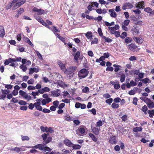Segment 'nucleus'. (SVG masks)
Instances as JSON below:
<instances>
[{"mask_svg":"<svg viewBox=\"0 0 154 154\" xmlns=\"http://www.w3.org/2000/svg\"><path fill=\"white\" fill-rule=\"evenodd\" d=\"M72 147H73V148L74 149H80L81 148V146L80 145L78 144L74 145L73 144V146Z\"/></svg>","mask_w":154,"mask_h":154,"instance_id":"48","label":"nucleus"},{"mask_svg":"<svg viewBox=\"0 0 154 154\" xmlns=\"http://www.w3.org/2000/svg\"><path fill=\"white\" fill-rule=\"evenodd\" d=\"M109 142L112 144H115L116 142V137L115 136L113 135L111 137L110 136V137L109 140Z\"/></svg>","mask_w":154,"mask_h":154,"instance_id":"14","label":"nucleus"},{"mask_svg":"<svg viewBox=\"0 0 154 154\" xmlns=\"http://www.w3.org/2000/svg\"><path fill=\"white\" fill-rule=\"evenodd\" d=\"M5 34L4 28L2 26H0V37L3 38Z\"/></svg>","mask_w":154,"mask_h":154,"instance_id":"18","label":"nucleus"},{"mask_svg":"<svg viewBox=\"0 0 154 154\" xmlns=\"http://www.w3.org/2000/svg\"><path fill=\"white\" fill-rule=\"evenodd\" d=\"M10 92V91L8 89L2 90V94L8 95Z\"/></svg>","mask_w":154,"mask_h":154,"instance_id":"41","label":"nucleus"},{"mask_svg":"<svg viewBox=\"0 0 154 154\" xmlns=\"http://www.w3.org/2000/svg\"><path fill=\"white\" fill-rule=\"evenodd\" d=\"M142 130V128L141 127H136L134 128L133 129V131L136 132L139 131H141Z\"/></svg>","mask_w":154,"mask_h":154,"instance_id":"34","label":"nucleus"},{"mask_svg":"<svg viewBox=\"0 0 154 154\" xmlns=\"http://www.w3.org/2000/svg\"><path fill=\"white\" fill-rule=\"evenodd\" d=\"M109 12L110 13V15L112 17L115 18L117 16L116 13L113 9H110L109 10Z\"/></svg>","mask_w":154,"mask_h":154,"instance_id":"16","label":"nucleus"},{"mask_svg":"<svg viewBox=\"0 0 154 154\" xmlns=\"http://www.w3.org/2000/svg\"><path fill=\"white\" fill-rule=\"evenodd\" d=\"M103 38L105 40V42H112V40L108 37H106L105 36H103Z\"/></svg>","mask_w":154,"mask_h":154,"instance_id":"36","label":"nucleus"},{"mask_svg":"<svg viewBox=\"0 0 154 154\" xmlns=\"http://www.w3.org/2000/svg\"><path fill=\"white\" fill-rule=\"evenodd\" d=\"M15 2H18L20 6L26 2V0H15Z\"/></svg>","mask_w":154,"mask_h":154,"instance_id":"50","label":"nucleus"},{"mask_svg":"<svg viewBox=\"0 0 154 154\" xmlns=\"http://www.w3.org/2000/svg\"><path fill=\"white\" fill-rule=\"evenodd\" d=\"M105 24L106 26H110L112 25H115V23L114 22H112L110 23L108 22L105 21Z\"/></svg>","mask_w":154,"mask_h":154,"instance_id":"44","label":"nucleus"},{"mask_svg":"<svg viewBox=\"0 0 154 154\" xmlns=\"http://www.w3.org/2000/svg\"><path fill=\"white\" fill-rule=\"evenodd\" d=\"M125 41L126 43L129 44L132 41V39L131 37H127L125 38Z\"/></svg>","mask_w":154,"mask_h":154,"instance_id":"28","label":"nucleus"},{"mask_svg":"<svg viewBox=\"0 0 154 154\" xmlns=\"http://www.w3.org/2000/svg\"><path fill=\"white\" fill-rule=\"evenodd\" d=\"M21 139L23 141L28 140L29 139L28 137L25 136H21Z\"/></svg>","mask_w":154,"mask_h":154,"instance_id":"57","label":"nucleus"},{"mask_svg":"<svg viewBox=\"0 0 154 154\" xmlns=\"http://www.w3.org/2000/svg\"><path fill=\"white\" fill-rule=\"evenodd\" d=\"M64 143L65 144L69 147H72L73 144L69 140L66 139L64 140Z\"/></svg>","mask_w":154,"mask_h":154,"instance_id":"19","label":"nucleus"},{"mask_svg":"<svg viewBox=\"0 0 154 154\" xmlns=\"http://www.w3.org/2000/svg\"><path fill=\"white\" fill-rule=\"evenodd\" d=\"M35 52L39 59L42 60L43 59L40 53L38 51H35Z\"/></svg>","mask_w":154,"mask_h":154,"instance_id":"58","label":"nucleus"},{"mask_svg":"<svg viewBox=\"0 0 154 154\" xmlns=\"http://www.w3.org/2000/svg\"><path fill=\"white\" fill-rule=\"evenodd\" d=\"M133 39L136 43L140 44H142L144 41L143 39L140 37L134 36L133 37Z\"/></svg>","mask_w":154,"mask_h":154,"instance_id":"6","label":"nucleus"},{"mask_svg":"<svg viewBox=\"0 0 154 154\" xmlns=\"http://www.w3.org/2000/svg\"><path fill=\"white\" fill-rule=\"evenodd\" d=\"M20 6V5L19 4V3H18V2H15L14 4L13 5L12 9L14 10L15 9L18 8Z\"/></svg>","mask_w":154,"mask_h":154,"instance_id":"40","label":"nucleus"},{"mask_svg":"<svg viewBox=\"0 0 154 154\" xmlns=\"http://www.w3.org/2000/svg\"><path fill=\"white\" fill-rule=\"evenodd\" d=\"M80 55V53L79 51H77L76 54H75L74 59L76 60L77 61L78 60L79 56Z\"/></svg>","mask_w":154,"mask_h":154,"instance_id":"39","label":"nucleus"},{"mask_svg":"<svg viewBox=\"0 0 154 154\" xmlns=\"http://www.w3.org/2000/svg\"><path fill=\"white\" fill-rule=\"evenodd\" d=\"M63 92V96L64 98H65L66 97H68L69 96V93L67 91H64Z\"/></svg>","mask_w":154,"mask_h":154,"instance_id":"47","label":"nucleus"},{"mask_svg":"<svg viewBox=\"0 0 154 154\" xmlns=\"http://www.w3.org/2000/svg\"><path fill=\"white\" fill-rule=\"evenodd\" d=\"M65 119L67 121H72V118L69 116H67L65 117Z\"/></svg>","mask_w":154,"mask_h":154,"instance_id":"62","label":"nucleus"},{"mask_svg":"<svg viewBox=\"0 0 154 154\" xmlns=\"http://www.w3.org/2000/svg\"><path fill=\"white\" fill-rule=\"evenodd\" d=\"M19 93L20 95L26 100H29L32 99V97L27 94L25 91L22 90H20Z\"/></svg>","mask_w":154,"mask_h":154,"instance_id":"4","label":"nucleus"},{"mask_svg":"<svg viewBox=\"0 0 154 154\" xmlns=\"http://www.w3.org/2000/svg\"><path fill=\"white\" fill-rule=\"evenodd\" d=\"M52 138L50 137H48L43 142V144L45 145L49 143L51 140Z\"/></svg>","mask_w":154,"mask_h":154,"instance_id":"31","label":"nucleus"},{"mask_svg":"<svg viewBox=\"0 0 154 154\" xmlns=\"http://www.w3.org/2000/svg\"><path fill=\"white\" fill-rule=\"evenodd\" d=\"M22 149L21 148H19L18 147H16L11 149V150L12 151L16 152H20Z\"/></svg>","mask_w":154,"mask_h":154,"instance_id":"30","label":"nucleus"},{"mask_svg":"<svg viewBox=\"0 0 154 154\" xmlns=\"http://www.w3.org/2000/svg\"><path fill=\"white\" fill-rule=\"evenodd\" d=\"M32 11V12H37L38 15L42 14L44 13V10L38 9L36 7H34L33 8Z\"/></svg>","mask_w":154,"mask_h":154,"instance_id":"9","label":"nucleus"},{"mask_svg":"<svg viewBox=\"0 0 154 154\" xmlns=\"http://www.w3.org/2000/svg\"><path fill=\"white\" fill-rule=\"evenodd\" d=\"M60 95V91L58 89L51 92V95L53 97H57L59 96Z\"/></svg>","mask_w":154,"mask_h":154,"instance_id":"7","label":"nucleus"},{"mask_svg":"<svg viewBox=\"0 0 154 154\" xmlns=\"http://www.w3.org/2000/svg\"><path fill=\"white\" fill-rule=\"evenodd\" d=\"M129 49L132 51H135L137 48V45L134 44H131L128 45Z\"/></svg>","mask_w":154,"mask_h":154,"instance_id":"12","label":"nucleus"},{"mask_svg":"<svg viewBox=\"0 0 154 154\" xmlns=\"http://www.w3.org/2000/svg\"><path fill=\"white\" fill-rule=\"evenodd\" d=\"M112 98H110L109 99L106 100L105 102L106 103L110 105L111 104V103L112 102Z\"/></svg>","mask_w":154,"mask_h":154,"instance_id":"64","label":"nucleus"},{"mask_svg":"<svg viewBox=\"0 0 154 154\" xmlns=\"http://www.w3.org/2000/svg\"><path fill=\"white\" fill-rule=\"evenodd\" d=\"M34 106L37 110L41 111L42 110L43 108L41 106V103H35Z\"/></svg>","mask_w":154,"mask_h":154,"instance_id":"15","label":"nucleus"},{"mask_svg":"<svg viewBox=\"0 0 154 154\" xmlns=\"http://www.w3.org/2000/svg\"><path fill=\"white\" fill-rule=\"evenodd\" d=\"M33 147H35L36 149L38 148L40 150L42 151L43 152H45L46 153H47L51 150L50 148L45 146L44 144H42L37 145Z\"/></svg>","mask_w":154,"mask_h":154,"instance_id":"2","label":"nucleus"},{"mask_svg":"<svg viewBox=\"0 0 154 154\" xmlns=\"http://www.w3.org/2000/svg\"><path fill=\"white\" fill-rule=\"evenodd\" d=\"M34 17H35V19L40 23H41L43 20V19L41 18V17L35 14H34Z\"/></svg>","mask_w":154,"mask_h":154,"instance_id":"29","label":"nucleus"},{"mask_svg":"<svg viewBox=\"0 0 154 154\" xmlns=\"http://www.w3.org/2000/svg\"><path fill=\"white\" fill-rule=\"evenodd\" d=\"M119 26L118 24H116L114 26L109 27L108 30H110V32L112 34H113L116 32V30H118L119 28Z\"/></svg>","mask_w":154,"mask_h":154,"instance_id":"5","label":"nucleus"},{"mask_svg":"<svg viewBox=\"0 0 154 154\" xmlns=\"http://www.w3.org/2000/svg\"><path fill=\"white\" fill-rule=\"evenodd\" d=\"M29 75L32 74L34 72L37 73L39 71V69L38 68L35 67L30 68L29 69Z\"/></svg>","mask_w":154,"mask_h":154,"instance_id":"13","label":"nucleus"},{"mask_svg":"<svg viewBox=\"0 0 154 154\" xmlns=\"http://www.w3.org/2000/svg\"><path fill=\"white\" fill-rule=\"evenodd\" d=\"M144 2L141 1L140 2L136 4V7L139 9H143L144 7Z\"/></svg>","mask_w":154,"mask_h":154,"instance_id":"10","label":"nucleus"},{"mask_svg":"<svg viewBox=\"0 0 154 154\" xmlns=\"http://www.w3.org/2000/svg\"><path fill=\"white\" fill-rule=\"evenodd\" d=\"M147 107L146 105L143 106L141 109V110L144 112L145 114H146V111L147 110Z\"/></svg>","mask_w":154,"mask_h":154,"instance_id":"55","label":"nucleus"},{"mask_svg":"<svg viewBox=\"0 0 154 154\" xmlns=\"http://www.w3.org/2000/svg\"><path fill=\"white\" fill-rule=\"evenodd\" d=\"M111 106L113 109H116L119 107V105L114 102L112 104Z\"/></svg>","mask_w":154,"mask_h":154,"instance_id":"43","label":"nucleus"},{"mask_svg":"<svg viewBox=\"0 0 154 154\" xmlns=\"http://www.w3.org/2000/svg\"><path fill=\"white\" fill-rule=\"evenodd\" d=\"M20 68L21 69H22L23 72L26 71L27 69L26 66L24 64H22L20 66Z\"/></svg>","mask_w":154,"mask_h":154,"instance_id":"37","label":"nucleus"},{"mask_svg":"<svg viewBox=\"0 0 154 154\" xmlns=\"http://www.w3.org/2000/svg\"><path fill=\"white\" fill-rule=\"evenodd\" d=\"M130 22V20H126L124 21L123 23H122V24H123V25H125L126 26H127L128 25Z\"/></svg>","mask_w":154,"mask_h":154,"instance_id":"52","label":"nucleus"},{"mask_svg":"<svg viewBox=\"0 0 154 154\" xmlns=\"http://www.w3.org/2000/svg\"><path fill=\"white\" fill-rule=\"evenodd\" d=\"M92 131L93 133L96 135H98L100 129L99 128L94 127L92 129Z\"/></svg>","mask_w":154,"mask_h":154,"instance_id":"21","label":"nucleus"},{"mask_svg":"<svg viewBox=\"0 0 154 154\" xmlns=\"http://www.w3.org/2000/svg\"><path fill=\"white\" fill-rule=\"evenodd\" d=\"M147 105L149 109L153 108L154 107V103L151 101L147 104Z\"/></svg>","mask_w":154,"mask_h":154,"instance_id":"35","label":"nucleus"},{"mask_svg":"<svg viewBox=\"0 0 154 154\" xmlns=\"http://www.w3.org/2000/svg\"><path fill=\"white\" fill-rule=\"evenodd\" d=\"M89 135L94 141L95 142L97 141V138L93 134L91 133H90L89 134Z\"/></svg>","mask_w":154,"mask_h":154,"instance_id":"32","label":"nucleus"},{"mask_svg":"<svg viewBox=\"0 0 154 154\" xmlns=\"http://www.w3.org/2000/svg\"><path fill=\"white\" fill-rule=\"evenodd\" d=\"M132 33L134 35H136V34H138L139 33V30L135 28H133L131 30Z\"/></svg>","mask_w":154,"mask_h":154,"instance_id":"25","label":"nucleus"},{"mask_svg":"<svg viewBox=\"0 0 154 154\" xmlns=\"http://www.w3.org/2000/svg\"><path fill=\"white\" fill-rule=\"evenodd\" d=\"M3 85H4L5 87V88L7 89H11L13 87V85H8L6 84H4Z\"/></svg>","mask_w":154,"mask_h":154,"instance_id":"46","label":"nucleus"},{"mask_svg":"<svg viewBox=\"0 0 154 154\" xmlns=\"http://www.w3.org/2000/svg\"><path fill=\"white\" fill-rule=\"evenodd\" d=\"M57 64L61 69H62L63 71H64L66 69L65 64H63L62 61L60 60H59L57 61Z\"/></svg>","mask_w":154,"mask_h":154,"instance_id":"17","label":"nucleus"},{"mask_svg":"<svg viewBox=\"0 0 154 154\" xmlns=\"http://www.w3.org/2000/svg\"><path fill=\"white\" fill-rule=\"evenodd\" d=\"M103 123L102 122V121L101 120H99L98 122L96 123V127H100L102 126Z\"/></svg>","mask_w":154,"mask_h":154,"instance_id":"51","label":"nucleus"},{"mask_svg":"<svg viewBox=\"0 0 154 154\" xmlns=\"http://www.w3.org/2000/svg\"><path fill=\"white\" fill-rule=\"evenodd\" d=\"M127 34L126 32H123L122 33L121 35H120V37L122 39L125 38L127 36Z\"/></svg>","mask_w":154,"mask_h":154,"instance_id":"56","label":"nucleus"},{"mask_svg":"<svg viewBox=\"0 0 154 154\" xmlns=\"http://www.w3.org/2000/svg\"><path fill=\"white\" fill-rule=\"evenodd\" d=\"M144 84H147L148 83H150L151 81L148 78H146L140 80Z\"/></svg>","mask_w":154,"mask_h":154,"instance_id":"27","label":"nucleus"},{"mask_svg":"<svg viewBox=\"0 0 154 154\" xmlns=\"http://www.w3.org/2000/svg\"><path fill=\"white\" fill-rule=\"evenodd\" d=\"M13 62L16 61L19 62L20 61L22 58L20 57H16V58H12Z\"/></svg>","mask_w":154,"mask_h":154,"instance_id":"49","label":"nucleus"},{"mask_svg":"<svg viewBox=\"0 0 154 154\" xmlns=\"http://www.w3.org/2000/svg\"><path fill=\"white\" fill-rule=\"evenodd\" d=\"M89 72L85 69H82L78 73V75L80 79L86 77L88 75Z\"/></svg>","mask_w":154,"mask_h":154,"instance_id":"3","label":"nucleus"},{"mask_svg":"<svg viewBox=\"0 0 154 154\" xmlns=\"http://www.w3.org/2000/svg\"><path fill=\"white\" fill-rule=\"evenodd\" d=\"M114 88L116 89H119L120 88V86L118 82H116V84L114 85Z\"/></svg>","mask_w":154,"mask_h":154,"instance_id":"59","label":"nucleus"},{"mask_svg":"<svg viewBox=\"0 0 154 154\" xmlns=\"http://www.w3.org/2000/svg\"><path fill=\"white\" fill-rule=\"evenodd\" d=\"M89 89L88 87H86L82 89V91L83 92L87 93L89 92Z\"/></svg>","mask_w":154,"mask_h":154,"instance_id":"63","label":"nucleus"},{"mask_svg":"<svg viewBox=\"0 0 154 154\" xmlns=\"http://www.w3.org/2000/svg\"><path fill=\"white\" fill-rule=\"evenodd\" d=\"M91 5L92 7H95L97 8L98 7L99 4L97 2H92L91 3Z\"/></svg>","mask_w":154,"mask_h":154,"instance_id":"54","label":"nucleus"},{"mask_svg":"<svg viewBox=\"0 0 154 154\" xmlns=\"http://www.w3.org/2000/svg\"><path fill=\"white\" fill-rule=\"evenodd\" d=\"M52 100L51 98H48L46 99H42L41 101L42 105H45L51 102Z\"/></svg>","mask_w":154,"mask_h":154,"instance_id":"11","label":"nucleus"},{"mask_svg":"<svg viewBox=\"0 0 154 154\" xmlns=\"http://www.w3.org/2000/svg\"><path fill=\"white\" fill-rule=\"evenodd\" d=\"M10 63H13L12 58H9L5 60L4 64L5 65H8Z\"/></svg>","mask_w":154,"mask_h":154,"instance_id":"22","label":"nucleus"},{"mask_svg":"<svg viewBox=\"0 0 154 154\" xmlns=\"http://www.w3.org/2000/svg\"><path fill=\"white\" fill-rule=\"evenodd\" d=\"M144 11L146 12L149 13L150 14H153V11L152 10V9L150 8H146L144 9Z\"/></svg>","mask_w":154,"mask_h":154,"instance_id":"24","label":"nucleus"},{"mask_svg":"<svg viewBox=\"0 0 154 154\" xmlns=\"http://www.w3.org/2000/svg\"><path fill=\"white\" fill-rule=\"evenodd\" d=\"M97 32H98V33L99 34V35L100 36H102L103 38V33L102 32V30L100 28H98V29Z\"/></svg>","mask_w":154,"mask_h":154,"instance_id":"53","label":"nucleus"},{"mask_svg":"<svg viewBox=\"0 0 154 154\" xmlns=\"http://www.w3.org/2000/svg\"><path fill=\"white\" fill-rule=\"evenodd\" d=\"M23 39L25 42H26L31 46L32 47L34 46V45L32 43L29 39L27 37H24L23 38Z\"/></svg>","mask_w":154,"mask_h":154,"instance_id":"20","label":"nucleus"},{"mask_svg":"<svg viewBox=\"0 0 154 154\" xmlns=\"http://www.w3.org/2000/svg\"><path fill=\"white\" fill-rule=\"evenodd\" d=\"M85 34L86 37L88 39H91L92 36V33L91 32H88Z\"/></svg>","mask_w":154,"mask_h":154,"instance_id":"26","label":"nucleus"},{"mask_svg":"<svg viewBox=\"0 0 154 154\" xmlns=\"http://www.w3.org/2000/svg\"><path fill=\"white\" fill-rule=\"evenodd\" d=\"M78 131L79 133L81 134H84L85 132V130L84 128L82 127H80L78 129Z\"/></svg>","mask_w":154,"mask_h":154,"instance_id":"38","label":"nucleus"},{"mask_svg":"<svg viewBox=\"0 0 154 154\" xmlns=\"http://www.w3.org/2000/svg\"><path fill=\"white\" fill-rule=\"evenodd\" d=\"M76 66L70 67L67 69H65L64 72L65 74L69 75V77H72L74 74V72L76 69Z\"/></svg>","mask_w":154,"mask_h":154,"instance_id":"1","label":"nucleus"},{"mask_svg":"<svg viewBox=\"0 0 154 154\" xmlns=\"http://www.w3.org/2000/svg\"><path fill=\"white\" fill-rule=\"evenodd\" d=\"M147 112L149 114V116L150 118L153 117L154 116V110H149Z\"/></svg>","mask_w":154,"mask_h":154,"instance_id":"33","label":"nucleus"},{"mask_svg":"<svg viewBox=\"0 0 154 154\" xmlns=\"http://www.w3.org/2000/svg\"><path fill=\"white\" fill-rule=\"evenodd\" d=\"M50 91V89L47 87H45L42 88L40 90H38V91L40 94H43L45 92H48Z\"/></svg>","mask_w":154,"mask_h":154,"instance_id":"8","label":"nucleus"},{"mask_svg":"<svg viewBox=\"0 0 154 154\" xmlns=\"http://www.w3.org/2000/svg\"><path fill=\"white\" fill-rule=\"evenodd\" d=\"M125 75L123 73L120 76V81L121 82H123L125 81Z\"/></svg>","mask_w":154,"mask_h":154,"instance_id":"45","label":"nucleus"},{"mask_svg":"<svg viewBox=\"0 0 154 154\" xmlns=\"http://www.w3.org/2000/svg\"><path fill=\"white\" fill-rule=\"evenodd\" d=\"M15 0H13L9 4L7 5L6 7V8L7 9H10L12 6H13L15 2Z\"/></svg>","mask_w":154,"mask_h":154,"instance_id":"23","label":"nucleus"},{"mask_svg":"<svg viewBox=\"0 0 154 154\" xmlns=\"http://www.w3.org/2000/svg\"><path fill=\"white\" fill-rule=\"evenodd\" d=\"M113 66L115 67V71L116 72H117L120 69V68L121 66L118 65L114 64L113 65Z\"/></svg>","mask_w":154,"mask_h":154,"instance_id":"42","label":"nucleus"},{"mask_svg":"<svg viewBox=\"0 0 154 154\" xmlns=\"http://www.w3.org/2000/svg\"><path fill=\"white\" fill-rule=\"evenodd\" d=\"M121 118L123 121L125 122L128 119V117L126 115H125L122 116L121 117Z\"/></svg>","mask_w":154,"mask_h":154,"instance_id":"61","label":"nucleus"},{"mask_svg":"<svg viewBox=\"0 0 154 154\" xmlns=\"http://www.w3.org/2000/svg\"><path fill=\"white\" fill-rule=\"evenodd\" d=\"M51 30L54 33H56L57 32H60V31L58 30L55 26H53L52 28L51 29Z\"/></svg>","mask_w":154,"mask_h":154,"instance_id":"60","label":"nucleus"}]
</instances>
